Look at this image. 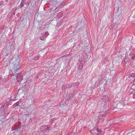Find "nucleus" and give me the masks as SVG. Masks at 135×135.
I'll return each mask as SVG.
<instances>
[{
  "mask_svg": "<svg viewBox=\"0 0 135 135\" xmlns=\"http://www.w3.org/2000/svg\"><path fill=\"white\" fill-rule=\"evenodd\" d=\"M85 63L84 59L79 60L77 66L78 68L80 69H82L83 66L84 65Z\"/></svg>",
  "mask_w": 135,
  "mask_h": 135,
  "instance_id": "obj_1",
  "label": "nucleus"
},
{
  "mask_svg": "<svg viewBox=\"0 0 135 135\" xmlns=\"http://www.w3.org/2000/svg\"><path fill=\"white\" fill-rule=\"evenodd\" d=\"M18 129H16L14 132L13 134V135H22V132L21 131Z\"/></svg>",
  "mask_w": 135,
  "mask_h": 135,
  "instance_id": "obj_2",
  "label": "nucleus"
},
{
  "mask_svg": "<svg viewBox=\"0 0 135 135\" xmlns=\"http://www.w3.org/2000/svg\"><path fill=\"white\" fill-rule=\"evenodd\" d=\"M17 78L18 81L19 82H20L22 80L23 78L22 77V76H21L18 77L17 76Z\"/></svg>",
  "mask_w": 135,
  "mask_h": 135,
  "instance_id": "obj_3",
  "label": "nucleus"
},
{
  "mask_svg": "<svg viewBox=\"0 0 135 135\" xmlns=\"http://www.w3.org/2000/svg\"><path fill=\"white\" fill-rule=\"evenodd\" d=\"M45 128L46 129H44L41 131V132L44 133L49 130V129L47 126H44Z\"/></svg>",
  "mask_w": 135,
  "mask_h": 135,
  "instance_id": "obj_4",
  "label": "nucleus"
},
{
  "mask_svg": "<svg viewBox=\"0 0 135 135\" xmlns=\"http://www.w3.org/2000/svg\"><path fill=\"white\" fill-rule=\"evenodd\" d=\"M7 20L9 21H10L11 20V16L10 14H9L7 16Z\"/></svg>",
  "mask_w": 135,
  "mask_h": 135,
  "instance_id": "obj_5",
  "label": "nucleus"
},
{
  "mask_svg": "<svg viewBox=\"0 0 135 135\" xmlns=\"http://www.w3.org/2000/svg\"><path fill=\"white\" fill-rule=\"evenodd\" d=\"M131 57L133 60H135V54H132L131 55Z\"/></svg>",
  "mask_w": 135,
  "mask_h": 135,
  "instance_id": "obj_6",
  "label": "nucleus"
},
{
  "mask_svg": "<svg viewBox=\"0 0 135 135\" xmlns=\"http://www.w3.org/2000/svg\"><path fill=\"white\" fill-rule=\"evenodd\" d=\"M46 37V36H45V35H44L43 36H42L40 37V39L41 40H44V39Z\"/></svg>",
  "mask_w": 135,
  "mask_h": 135,
  "instance_id": "obj_7",
  "label": "nucleus"
},
{
  "mask_svg": "<svg viewBox=\"0 0 135 135\" xmlns=\"http://www.w3.org/2000/svg\"><path fill=\"white\" fill-rule=\"evenodd\" d=\"M108 98V96H107V95L105 96H104L102 98L103 99H106V100Z\"/></svg>",
  "mask_w": 135,
  "mask_h": 135,
  "instance_id": "obj_8",
  "label": "nucleus"
},
{
  "mask_svg": "<svg viewBox=\"0 0 135 135\" xmlns=\"http://www.w3.org/2000/svg\"><path fill=\"white\" fill-rule=\"evenodd\" d=\"M97 131L99 133H101L102 132V131L100 129H97Z\"/></svg>",
  "mask_w": 135,
  "mask_h": 135,
  "instance_id": "obj_9",
  "label": "nucleus"
},
{
  "mask_svg": "<svg viewBox=\"0 0 135 135\" xmlns=\"http://www.w3.org/2000/svg\"><path fill=\"white\" fill-rule=\"evenodd\" d=\"M19 101H18L15 104H14V105L15 106V105H18V104H19Z\"/></svg>",
  "mask_w": 135,
  "mask_h": 135,
  "instance_id": "obj_10",
  "label": "nucleus"
},
{
  "mask_svg": "<svg viewBox=\"0 0 135 135\" xmlns=\"http://www.w3.org/2000/svg\"><path fill=\"white\" fill-rule=\"evenodd\" d=\"M49 35V33L48 32H46L45 34H44V35H45L46 37V36H48Z\"/></svg>",
  "mask_w": 135,
  "mask_h": 135,
  "instance_id": "obj_11",
  "label": "nucleus"
},
{
  "mask_svg": "<svg viewBox=\"0 0 135 135\" xmlns=\"http://www.w3.org/2000/svg\"><path fill=\"white\" fill-rule=\"evenodd\" d=\"M24 5V4L23 3V2H21V7H22Z\"/></svg>",
  "mask_w": 135,
  "mask_h": 135,
  "instance_id": "obj_12",
  "label": "nucleus"
},
{
  "mask_svg": "<svg viewBox=\"0 0 135 135\" xmlns=\"http://www.w3.org/2000/svg\"><path fill=\"white\" fill-rule=\"evenodd\" d=\"M133 98H134L135 99V93H134L133 94Z\"/></svg>",
  "mask_w": 135,
  "mask_h": 135,
  "instance_id": "obj_13",
  "label": "nucleus"
},
{
  "mask_svg": "<svg viewBox=\"0 0 135 135\" xmlns=\"http://www.w3.org/2000/svg\"><path fill=\"white\" fill-rule=\"evenodd\" d=\"M39 58V57L38 56H37L36 58H35V59H38Z\"/></svg>",
  "mask_w": 135,
  "mask_h": 135,
  "instance_id": "obj_14",
  "label": "nucleus"
},
{
  "mask_svg": "<svg viewBox=\"0 0 135 135\" xmlns=\"http://www.w3.org/2000/svg\"><path fill=\"white\" fill-rule=\"evenodd\" d=\"M11 100H12L13 101H14L16 100V99H12V98H11Z\"/></svg>",
  "mask_w": 135,
  "mask_h": 135,
  "instance_id": "obj_15",
  "label": "nucleus"
},
{
  "mask_svg": "<svg viewBox=\"0 0 135 135\" xmlns=\"http://www.w3.org/2000/svg\"><path fill=\"white\" fill-rule=\"evenodd\" d=\"M2 26L1 27V28H3H3H4L5 27V26H3V27L2 28Z\"/></svg>",
  "mask_w": 135,
  "mask_h": 135,
  "instance_id": "obj_16",
  "label": "nucleus"
},
{
  "mask_svg": "<svg viewBox=\"0 0 135 135\" xmlns=\"http://www.w3.org/2000/svg\"><path fill=\"white\" fill-rule=\"evenodd\" d=\"M5 105V104H4V105H3L2 106V107H1V108H3V107H4V105Z\"/></svg>",
  "mask_w": 135,
  "mask_h": 135,
  "instance_id": "obj_17",
  "label": "nucleus"
},
{
  "mask_svg": "<svg viewBox=\"0 0 135 135\" xmlns=\"http://www.w3.org/2000/svg\"><path fill=\"white\" fill-rule=\"evenodd\" d=\"M27 5H28V6H29V4H30V3H29V2H28V3H27Z\"/></svg>",
  "mask_w": 135,
  "mask_h": 135,
  "instance_id": "obj_18",
  "label": "nucleus"
},
{
  "mask_svg": "<svg viewBox=\"0 0 135 135\" xmlns=\"http://www.w3.org/2000/svg\"><path fill=\"white\" fill-rule=\"evenodd\" d=\"M93 131H94L93 130H91V133H93Z\"/></svg>",
  "mask_w": 135,
  "mask_h": 135,
  "instance_id": "obj_19",
  "label": "nucleus"
},
{
  "mask_svg": "<svg viewBox=\"0 0 135 135\" xmlns=\"http://www.w3.org/2000/svg\"><path fill=\"white\" fill-rule=\"evenodd\" d=\"M1 2V3L2 4L3 3V1H2V2Z\"/></svg>",
  "mask_w": 135,
  "mask_h": 135,
  "instance_id": "obj_20",
  "label": "nucleus"
},
{
  "mask_svg": "<svg viewBox=\"0 0 135 135\" xmlns=\"http://www.w3.org/2000/svg\"><path fill=\"white\" fill-rule=\"evenodd\" d=\"M114 20H113V23H114Z\"/></svg>",
  "mask_w": 135,
  "mask_h": 135,
  "instance_id": "obj_21",
  "label": "nucleus"
},
{
  "mask_svg": "<svg viewBox=\"0 0 135 135\" xmlns=\"http://www.w3.org/2000/svg\"><path fill=\"white\" fill-rule=\"evenodd\" d=\"M6 2H7L8 1V0H5Z\"/></svg>",
  "mask_w": 135,
  "mask_h": 135,
  "instance_id": "obj_22",
  "label": "nucleus"
}]
</instances>
